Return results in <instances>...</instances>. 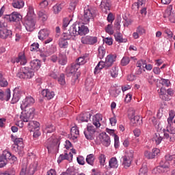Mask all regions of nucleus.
Wrapping results in <instances>:
<instances>
[{"instance_id":"obj_31","label":"nucleus","mask_w":175,"mask_h":175,"mask_svg":"<svg viewBox=\"0 0 175 175\" xmlns=\"http://www.w3.org/2000/svg\"><path fill=\"white\" fill-rule=\"evenodd\" d=\"M76 33L73 32V26L72 25L68 30V32L64 33V37L62 38L65 40H70V39H72V36H76Z\"/></svg>"},{"instance_id":"obj_10","label":"nucleus","mask_w":175,"mask_h":175,"mask_svg":"<svg viewBox=\"0 0 175 175\" xmlns=\"http://www.w3.org/2000/svg\"><path fill=\"white\" fill-rule=\"evenodd\" d=\"M170 164L169 161H161L159 165L152 170V173H157V172H158V173H165L170 170Z\"/></svg>"},{"instance_id":"obj_44","label":"nucleus","mask_w":175,"mask_h":175,"mask_svg":"<svg viewBox=\"0 0 175 175\" xmlns=\"http://www.w3.org/2000/svg\"><path fill=\"white\" fill-rule=\"evenodd\" d=\"M66 57L65 55H61V53L59 54L58 57V63L60 65H66Z\"/></svg>"},{"instance_id":"obj_7","label":"nucleus","mask_w":175,"mask_h":175,"mask_svg":"<svg viewBox=\"0 0 175 175\" xmlns=\"http://www.w3.org/2000/svg\"><path fill=\"white\" fill-rule=\"evenodd\" d=\"M95 13H96V10L95 9L90 7H86L84 8V13L82 20L85 24H88L90 20H94Z\"/></svg>"},{"instance_id":"obj_53","label":"nucleus","mask_w":175,"mask_h":175,"mask_svg":"<svg viewBox=\"0 0 175 175\" xmlns=\"http://www.w3.org/2000/svg\"><path fill=\"white\" fill-rule=\"evenodd\" d=\"M46 133H53L55 131V126L53 124H48L46 126Z\"/></svg>"},{"instance_id":"obj_29","label":"nucleus","mask_w":175,"mask_h":175,"mask_svg":"<svg viewBox=\"0 0 175 175\" xmlns=\"http://www.w3.org/2000/svg\"><path fill=\"white\" fill-rule=\"evenodd\" d=\"M27 126L29 129H31V131H39V126H40V124H39V122L37 121L30 120L27 124Z\"/></svg>"},{"instance_id":"obj_22","label":"nucleus","mask_w":175,"mask_h":175,"mask_svg":"<svg viewBox=\"0 0 175 175\" xmlns=\"http://www.w3.org/2000/svg\"><path fill=\"white\" fill-rule=\"evenodd\" d=\"M30 66L31 70L38 71L40 69V66H42V62L38 59H33L30 62Z\"/></svg>"},{"instance_id":"obj_9","label":"nucleus","mask_w":175,"mask_h":175,"mask_svg":"<svg viewBox=\"0 0 175 175\" xmlns=\"http://www.w3.org/2000/svg\"><path fill=\"white\" fill-rule=\"evenodd\" d=\"M38 167V163L33 162L29 165L28 168L27 167V163H24L23 165L20 175H33L34 174L35 172H36V169Z\"/></svg>"},{"instance_id":"obj_42","label":"nucleus","mask_w":175,"mask_h":175,"mask_svg":"<svg viewBox=\"0 0 175 175\" xmlns=\"http://www.w3.org/2000/svg\"><path fill=\"white\" fill-rule=\"evenodd\" d=\"M94 161H95V156H94V154H90L87 156L86 162L87 163H88V165H91L92 166H93Z\"/></svg>"},{"instance_id":"obj_32","label":"nucleus","mask_w":175,"mask_h":175,"mask_svg":"<svg viewBox=\"0 0 175 175\" xmlns=\"http://www.w3.org/2000/svg\"><path fill=\"white\" fill-rule=\"evenodd\" d=\"M24 1L23 0H14L12 2V6L15 9H22V8H24Z\"/></svg>"},{"instance_id":"obj_33","label":"nucleus","mask_w":175,"mask_h":175,"mask_svg":"<svg viewBox=\"0 0 175 175\" xmlns=\"http://www.w3.org/2000/svg\"><path fill=\"white\" fill-rule=\"evenodd\" d=\"M25 18H36V14H35V11L33 10V7L29 5L27 10V14Z\"/></svg>"},{"instance_id":"obj_18","label":"nucleus","mask_w":175,"mask_h":175,"mask_svg":"<svg viewBox=\"0 0 175 175\" xmlns=\"http://www.w3.org/2000/svg\"><path fill=\"white\" fill-rule=\"evenodd\" d=\"M33 103H35V99H33L32 96H27L23 100L21 108L22 110H24V109H29L28 106H29V105H33Z\"/></svg>"},{"instance_id":"obj_57","label":"nucleus","mask_w":175,"mask_h":175,"mask_svg":"<svg viewBox=\"0 0 175 175\" xmlns=\"http://www.w3.org/2000/svg\"><path fill=\"white\" fill-rule=\"evenodd\" d=\"M123 158H124V159H126V158H127V159L133 161V150H130V151L127 152L126 153V155H124L123 157Z\"/></svg>"},{"instance_id":"obj_45","label":"nucleus","mask_w":175,"mask_h":175,"mask_svg":"<svg viewBox=\"0 0 175 175\" xmlns=\"http://www.w3.org/2000/svg\"><path fill=\"white\" fill-rule=\"evenodd\" d=\"M148 169L147 168V165L143 164L142 167L139 170V175H148Z\"/></svg>"},{"instance_id":"obj_16","label":"nucleus","mask_w":175,"mask_h":175,"mask_svg":"<svg viewBox=\"0 0 175 175\" xmlns=\"http://www.w3.org/2000/svg\"><path fill=\"white\" fill-rule=\"evenodd\" d=\"M51 140H53V138H49L47 140L48 146L46 148L48 151H50V150H57L58 147H59V144H60L59 139H53L52 142Z\"/></svg>"},{"instance_id":"obj_26","label":"nucleus","mask_w":175,"mask_h":175,"mask_svg":"<svg viewBox=\"0 0 175 175\" xmlns=\"http://www.w3.org/2000/svg\"><path fill=\"white\" fill-rule=\"evenodd\" d=\"M128 88H114L109 90V94L111 95V96H113V98H117L120 94H121V91L122 92H125V91H127Z\"/></svg>"},{"instance_id":"obj_19","label":"nucleus","mask_w":175,"mask_h":175,"mask_svg":"<svg viewBox=\"0 0 175 175\" xmlns=\"http://www.w3.org/2000/svg\"><path fill=\"white\" fill-rule=\"evenodd\" d=\"M100 7L102 12L107 14L110 12V0H102Z\"/></svg>"},{"instance_id":"obj_30","label":"nucleus","mask_w":175,"mask_h":175,"mask_svg":"<svg viewBox=\"0 0 175 175\" xmlns=\"http://www.w3.org/2000/svg\"><path fill=\"white\" fill-rule=\"evenodd\" d=\"M72 158L73 154H72L71 152H69V154L65 153V154H60L58 157L57 163H61V162H62V161H65V159H66L67 161H70Z\"/></svg>"},{"instance_id":"obj_21","label":"nucleus","mask_w":175,"mask_h":175,"mask_svg":"<svg viewBox=\"0 0 175 175\" xmlns=\"http://www.w3.org/2000/svg\"><path fill=\"white\" fill-rule=\"evenodd\" d=\"M103 120V116L100 113H97L93 117L92 124L96 129L100 128V121Z\"/></svg>"},{"instance_id":"obj_55","label":"nucleus","mask_w":175,"mask_h":175,"mask_svg":"<svg viewBox=\"0 0 175 175\" xmlns=\"http://www.w3.org/2000/svg\"><path fill=\"white\" fill-rule=\"evenodd\" d=\"M111 77H117L118 76V67H113L111 70Z\"/></svg>"},{"instance_id":"obj_36","label":"nucleus","mask_w":175,"mask_h":175,"mask_svg":"<svg viewBox=\"0 0 175 175\" xmlns=\"http://www.w3.org/2000/svg\"><path fill=\"white\" fill-rule=\"evenodd\" d=\"M114 36L116 42H118L119 43L126 42V39L122 38V34H121L119 31H117Z\"/></svg>"},{"instance_id":"obj_20","label":"nucleus","mask_w":175,"mask_h":175,"mask_svg":"<svg viewBox=\"0 0 175 175\" xmlns=\"http://www.w3.org/2000/svg\"><path fill=\"white\" fill-rule=\"evenodd\" d=\"M99 138L102 144H103L105 147H109V146H110V143H111L110 137L107 135L106 133H103L100 134Z\"/></svg>"},{"instance_id":"obj_3","label":"nucleus","mask_w":175,"mask_h":175,"mask_svg":"<svg viewBox=\"0 0 175 175\" xmlns=\"http://www.w3.org/2000/svg\"><path fill=\"white\" fill-rule=\"evenodd\" d=\"M20 116L21 124H23V122H29L35 116V108H26L24 109Z\"/></svg>"},{"instance_id":"obj_35","label":"nucleus","mask_w":175,"mask_h":175,"mask_svg":"<svg viewBox=\"0 0 175 175\" xmlns=\"http://www.w3.org/2000/svg\"><path fill=\"white\" fill-rule=\"evenodd\" d=\"M109 166L111 168L117 169V167H118V161H117V158L112 157L109 161Z\"/></svg>"},{"instance_id":"obj_23","label":"nucleus","mask_w":175,"mask_h":175,"mask_svg":"<svg viewBox=\"0 0 175 175\" xmlns=\"http://www.w3.org/2000/svg\"><path fill=\"white\" fill-rule=\"evenodd\" d=\"M13 33L12 30L8 29H0V38L1 39H8V38H12Z\"/></svg>"},{"instance_id":"obj_37","label":"nucleus","mask_w":175,"mask_h":175,"mask_svg":"<svg viewBox=\"0 0 175 175\" xmlns=\"http://www.w3.org/2000/svg\"><path fill=\"white\" fill-rule=\"evenodd\" d=\"M87 63V60L85 59V57H80L78 59H77L75 63H74L75 65H78V68H80L81 65H84V64Z\"/></svg>"},{"instance_id":"obj_38","label":"nucleus","mask_w":175,"mask_h":175,"mask_svg":"<svg viewBox=\"0 0 175 175\" xmlns=\"http://www.w3.org/2000/svg\"><path fill=\"white\" fill-rule=\"evenodd\" d=\"M68 40L64 38H60L59 40V46L60 49H68Z\"/></svg>"},{"instance_id":"obj_25","label":"nucleus","mask_w":175,"mask_h":175,"mask_svg":"<svg viewBox=\"0 0 175 175\" xmlns=\"http://www.w3.org/2000/svg\"><path fill=\"white\" fill-rule=\"evenodd\" d=\"M42 96H44L48 99V100H50V99H53L54 96H55V94L53 91H50L49 89H44L42 90L41 92Z\"/></svg>"},{"instance_id":"obj_40","label":"nucleus","mask_w":175,"mask_h":175,"mask_svg":"<svg viewBox=\"0 0 175 175\" xmlns=\"http://www.w3.org/2000/svg\"><path fill=\"white\" fill-rule=\"evenodd\" d=\"M1 100H9L10 99V89H7L6 92H3V95L1 98H0Z\"/></svg>"},{"instance_id":"obj_56","label":"nucleus","mask_w":175,"mask_h":175,"mask_svg":"<svg viewBox=\"0 0 175 175\" xmlns=\"http://www.w3.org/2000/svg\"><path fill=\"white\" fill-rule=\"evenodd\" d=\"M105 32L109 33V35H113L114 33V30H113V26H111V24L107 25L105 27Z\"/></svg>"},{"instance_id":"obj_2","label":"nucleus","mask_w":175,"mask_h":175,"mask_svg":"<svg viewBox=\"0 0 175 175\" xmlns=\"http://www.w3.org/2000/svg\"><path fill=\"white\" fill-rule=\"evenodd\" d=\"M79 69V65L72 63L71 66L66 71L68 77H72V83L73 81L77 83H79V77H80V72H77Z\"/></svg>"},{"instance_id":"obj_41","label":"nucleus","mask_w":175,"mask_h":175,"mask_svg":"<svg viewBox=\"0 0 175 175\" xmlns=\"http://www.w3.org/2000/svg\"><path fill=\"white\" fill-rule=\"evenodd\" d=\"M163 139V137H161V135H159V133H156L153 137V142H155L157 146L161 144Z\"/></svg>"},{"instance_id":"obj_24","label":"nucleus","mask_w":175,"mask_h":175,"mask_svg":"<svg viewBox=\"0 0 175 175\" xmlns=\"http://www.w3.org/2000/svg\"><path fill=\"white\" fill-rule=\"evenodd\" d=\"M91 118V113L85 112V113H81L77 118V120L79 122H88V120Z\"/></svg>"},{"instance_id":"obj_15","label":"nucleus","mask_w":175,"mask_h":175,"mask_svg":"<svg viewBox=\"0 0 175 175\" xmlns=\"http://www.w3.org/2000/svg\"><path fill=\"white\" fill-rule=\"evenodd\" d=\"M82 44H90L94 45L98 42V38L91 36H85L81 38Z\"/></svg>"},{"instance_id":"obj_50","label":"nucleus","mask_w":175,"mask_h":175,"mask_svg":"<svg viewBox=\"0 0 175 175\" xmlns=\"http://www.w3.org/2000/svg\"><path fill=\"white\" fill-rule=\"evenodd\" d=\"M129 62H131V59H129V57L124 56L121 60V65L122 66H126Z\"/></svg>"},{"instance_id":"obj_61","label":"nucleus","mask_w":175,"mask_h":175,"mask_svg":"<svg viewBox=\"0 0 175 175\" xmlns=\"http://www.w3.org/2000/svg\"><path fill=\"white\" fill-rule=\"evenodd\" d=\"M1 175H16V171L14 169L9 170L8 171H5L3 173H1Z\"/></svg>"},{"instance_id":"obj_46","label":"nucleus","mask_w":175,"mask_h":175,"mask_svg":"<svg viewBox=\"0 0 175 175\" xmlns=\"http://www.w3.org/2000/svg\"><path fill=\"white\" fill-rule=\"evenodd\" d=\"M57 81L60 85H65V84H66L65 75L64 73L60 74L59 77L57 78Z\"/></svg>"},{"instance_id":"obj_49","label":"nucleus","mask_w":175,"mask_h":175,"mask_svg":"<svg viewBox=\"0 0 175 175\" xmlns=\"http://www.w3.org/2000/svg\"><path fill=\"white\" fill-rule=\"evenodd\" d=\"M38 17L42 21H46L47 20V14L44 11L38 12Z\"/></svg>"},{"instance_id":"obj_13","label":"nucleus","mask_w":175,"mask_h":175,"mask_svg":"<svg viewBox=\"0 0 175 175\" xmlns=\"http://www.w3.org/2000/svg\"><path fill=\"white\" fill-rule=\"evenodd\" d=\"M5 18L10 23H18L23 20V16L18 12H14L10 15H6Z\"/></svg>"},{"instance_id":"obj_14","label":"nucleus","mask_w":175,"mask_h":175,"mask_svg":"<svg viewBox=\"0 0 175 175\" xmlns=\"http://www.w3.org/2000/svg\"><path fill=\"white\" fill-rule=\"evenodd\" d=\"M158 92L162 100H169L168 95L172 96L174 94L173 90H172V89H167L166 90L165 88H160L159 90H158Z\"/></svg>"},{"instance_id":"obj_47","label":"nucleus","mask_w":175,"mask_h":175,"mask_svg":"<svg viewBox=\"0 0 175 175\" xmlns=\"http://www.w3.org/2000/svg\"><path fill=\"white\" fill-rule=\"evenodd\" d=\"M8 21L6 18H5V16L0 21V28L1 29H5L8 28Z\"/></svg>"},{"instance_id":"obj_63","label":"nucleus","mask_w":175,"mask_h":175,"mask_svg":"<svg viewBox=\"0 0 175 175\" xmlns=\"http://www.w3.org/2000/svg\"><path fill=\"white\" fill-rule=\"evenodd\" d=\"M136 31L140 35H143L144 33H146V29H144V27L142 26H139L137 27Z\"/></svg>"},{"instance_id":"obj_43","label":"nucleus","mask_w":175,"mask_h":175,"mask_svg":"<svg viewBox=\"0 0 175 175\" xmlns=\"http://www.w3.org/2000/svg\"><path fill=\"white\" fill-rule=\"evenodd\" d=\"M14 92V95H16V96L20 99V98H21L22 95H24V94H25V92L24 91H23V90L20 89V88H15L13 90Z\"/></svg>"},{"instance_id":"obj_39","label":"nucleus","mask_w":175,"mask_h":175,"mask_svg":"<svg viewBox=\"0 0 175 175\" xmlns=\"http://www.w3.org/2000/svg\"><path fill=\"white\" fill-rule=\"evenodd\" d=\"M98 58L100 59H103V58H105V55L106 54V49L103 46H99L98 49Z\"/></svg>"},{"instance_id":"obj_59","label":"nucleus","mask_w":175,"mask_h":175,"mask_svg":"<svg viewBox=\"0 0 175 175\" xmlns=\"http://www.w3.org/2000/svg\"><path fill=\"white\" fill-rule=\"evenodd\" d=\"M83 133L85 135V137L88 140H94V135H92V133L88 131H84Z\"/></svg>"},{"instance_id":"obj_17","label":"nucleus","mask_w":175,"mask_h":175,"mask_svg":"<svg viewBox=\"0 0 175 175\" xmlns=\"http://www.w3.org/2000/svg\"><path fill=\"white\" fill-rule=\"evenodd\" d=\"M0 157H1V158L5 160L7 162L8 161H12L13 162L17 161V157H16L14 155H12V153L8 150H4Z\"/></svg>"},{"instance_id":"obj_58","label":"nucleus","mask_w":175,"mask_h":175,"mask_svg":"<svg viewBox=\"0 0 175 175\" xmlns=\"http://www.w3.org/2000/svg\"><path fill=\"white\" fill-rule=\"evenodd\" d=\"M39 50V44L38 42L33 43L30 46L31 51H38Z\"/></svg>"},{"instance_id":"obj_11","label":"nucleus","mask_w":175,"mask_h":175,"mask_svg":"<svg viewBox=\"0 0 175 175\" xmlns=\"http://www.w3.org/2000/svg\"><path fill=\"white\" fill-rule=\"evenodd\" d=\"M36 18H25L23 25L29 32H32L35 29Z\"/></svg>"},{"instance_id":"obj_62","label":"nucleus","mask_w":175,"mask_h":175,"mask_svg":"<svg viewBox=\"0 0 175 175\" xmlns=\"http://www.w3.org/2000/svg\"><path fill=\"white\" fill-rule=\"evenodd\" d=\"M69 18H64L63 19V25H62V29H66V27L69 25Z\"/></svg>"},{"instance_id":"obj_28","label":"nucleus","mask_w":175,"mask_h":175,"mask_svg":"<svg viewBox=\"0 0 175 175\" xmlns=\"http://www.w3.org/2000/svg\"><path fill=\"white\" fill-rule=\"evenodd\" d=\"M131 123L133 126H139L143 124V121L140 118V116H135L133 118H131Z\"/></svg>"},{"instance_id":"obj_6","label":"nucleus","mask_w":175,"mask_h":175,"mask_svg":"<svg viewBox=\"0 0 175 175\" xmlns=\"http://www.w3.org/2000/svg\"><path fill=\"white\" fill-rule=\"evenodd\" d=\"M33 76H35V72L29 67L21 68L20 71L16 74V77L19 79H32Z\"/></svg>"},{"instance_id":"obj_12","label":"nucleus","mask_w":175,"mask_h":175,"mask_svg":"<svg viewBox=\"0 0 175 175\" xmlns=\"http://www.w3.org/2000/svg\"><path fill=\"white\" fill-rule=\"evenodd\" d=\"M164 18H168L170 23L175 24V11L173 10V8L170 5L167 10L165 11L163 14Z\"/></svg>"},{"instance_id":"obj_52","label":"nucleus","mask_w":175,"mask_h":175,"mask_svg":"<svg viewBox=\"0 0 175 175\" xmlns=\"http://www.w3.org/2000/svg\"><path fill=\"white\" fill-rule=\"evenodd\" d=\"M70 133L72 136H74V137H77V135H79V131L77 127L72 126L70 130Z\"/></svg>"},{"instance_id":"obj_64","label":"nucleus","mask_w":175,"mask_h":175,"mask_svg":"<svg viewBox=\"0 0 175 175\" xmlns=\"http://www.w3.org/2000/svg\"><path fill=\"white\" fill-rule=\"evenodd\" d=\"M114 19H115V17L113 13L109 12L107 18L108 23H113V21H114Z\"/></svg>"},{"instance_id":"obj_51","label":"nucleus","mask_w":175,"mask_h":175,"mask_svg":"<svg viewBox=\"0 0 175 175\" xmlns=\"http://www.w3.org/2000/svg\"><path fill=\"white\" fill-rule=\"evenodd\" d=\"M175 117V111L174 110H170L169 111V118H167L168 124H170L173 122V119Z\"/></svg>"},{"instance_id":"obj_27","label":"nucleus","mask_w":175,"mask_h":175,"mask_svg":"<svg viewBox=\"0 0 175 175\" xmlns=\"http://www.w3.org/2000/svg\"><path fill=\"white\" fill-rule=\"evenodd\" d=\"M49 35H50V31L47 29H42L38 32V39L44 40V39L49 38Z\"/></svg>"},{"instance_id":"obj_54","label":"nucleus","mask_w":175,"mask_h":175,"mask_svg":"<svg viewBox=\"0 0 175 175\" xmlns=\"http://www.w3.org/2000/svg\"><path fill=\"white\" fill-rule=\"evenodd\" d=\"M62 10V4H56L53 6V11L55 14H58L59 12Z\"/></svg>"},{"instance_id":"obj_60","label":"nucleus","mask_w":175,"mask_h":175,"mask_svg":"<svg viewBox=\"0 0 175 175\" xmlns=\"http://www.w3.org/2000/svg\"><path fill=\"white\" fill-rule=\"evenodd\" d=\"M87 131L90 132V133H95V132H96V130L95 129V127H94V126L88 124L87 126Z\"/></svg>"},{"instance_id":"obj_34","label":"nucleus","mask_w":175,"mask_h":175,"mask_svg":"<svg viewBox=\"0 0 175 175\" xmlns=\"http://www.w3.org/2000/svg\"><path fill=\"white\" fill-rule=\"evenodd\" d=\"M18 63L21 62V65H25L27 62V57H25V53L21 52L18 55Z\"/></svg>"},{"instance_id":"obj_48","label":"nucleus","mask_w":175,"mask_h":175,"mask_svg":"<svg viewBox=\"0 0 175 175\" xmlns=\"http://www.w3.org/2000/svg\"><path fill=\"white\" fill-rule=\"evenodd\" d=\"M123 158V162H122V165H124V167H125V169H127V167H129V166H131V163H132V160H131V159H125L124 157Z\"/></svg>"},{"instance_id":"obj_1","label":"nucleus","mask_w":175,"mask_h":175,"mask_svg":"<svg viewBox=\"0 0 175 175\" xmlns=\"http://www.w3.org/2000/svg\"><path fill=\"white\" fill-rule=\"evenodd\" d=\"M116 58H117L116 55H108L105 62L100 61L98 62L94 68V74L96 75V73H99V71L103 69V68H105V69H109V68L113 66V64L116 62Z\"/></svg>"},{"instance_id":"obj_4","label":"nucleus","mask_w":175,"mask_h":175,"mask_svg":"<svg viewBox=\"0 0 175 175\" xmlns=\"http://www.w3.org/2000/svg\"><path fill=\"white\" fill-rule=\"evenodd\" d=\"M72 32L75 35H80V36H83V35H87L90 32V29L88 27L85 26V24L83 23H75L72 25Z\"/></svg>"},{"instance_id":"obj_5","label":"nucleus","mask_w":175,"mask_h":175,"mask_svg":"<svg viewBox=\"0 0 175 175\" xmlns=\"http://www.w3.org/2000/svg\"><path fill=\"white\" fill-rule=\"evenodd\" d=\"M12 141L14 142V144L12 145V150L15 151V152H18V154H21L23 152V150H24V144L23 143V138H18L14 137V135H11Z\"/></svg>"},{"instance_id":"obj_8","label":"nucleus","mask_w":175,"mask_h":175,"mask_svg":"<svg viewBox=\"0 0 175 175\" xmlns=\"http://www.w3.org/2000/svg\"><path fill=\"white\" fill-rule=\"evenodd\" d=\"M164 138L169 140L171 143L175 142V125L167 126L166 130H163Z\"/></svg>"}]
</instances>
